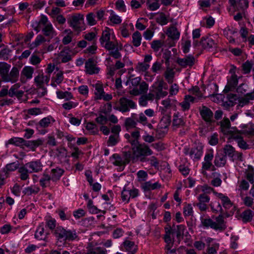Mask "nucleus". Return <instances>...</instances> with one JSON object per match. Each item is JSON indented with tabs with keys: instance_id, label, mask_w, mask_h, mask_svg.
Here are the masks:
<instances>
[{
	"instance_id": "f257e3e1",
	"label": "nucleus",
	"mask_w": 254,
	"mask_h": 254,
	"mask_svg": "<svg viewBox=\"0 0 254 254\" xmlns=\"http://www.w3.org/2000/svg\"><path fill=\"white\" fill-rule=\"evenodd\" d=\"M53 235L58 242L63 243L73 242L78 238L76 230L67 229L62 226H57L56 229L53 231Z\"/></svg>"
},
{
	"instance_id": "f03ea898",
	"label": "nucleus",
	"mask_w": 254,
	"mask_h": 254,
	"mask_svg": "<svg viewBox=\"0 0 254 254\" xmlns=\"http://www.w3.org/2000/svg\"><path fill=\"white\" fill-rule=\"evenodd\" d=\"M212 211L214 213L220 212V214L216 217L215 220L216 222V226L218 228L217 230L220 231H224L226 229V226L225 224L224 219V211L222 208L221 204L218 201L212 202L210 204Z\"/></svg>"
},
{
	"instance_id": "7ed1b4c3",
	"label": "nucleus",
	"mask_w": 254,
	"mask_h": 254,
	"mask_svg": "<svg viewBox=\"0 0 254 254\" xmlns=\"http://www.w3.org/2000/svg\"><path fill=\"white\" fill-rule=\"evenodd\" d=\"M203 146L202 143L195 142L194 146L190 149L186 147L184 149V153L186 155H189L193 160H198L200 159L203 153Z\"/></svg>"
},
{
	"instance_id": "20e7f679",
	"label": "nucleus",
	"mask_w": 254,
	"mask_h": 254,
	"mask_svg": "<svg viewBox=\"0 0 254 254\" xmlns=\"http://www.w3.org/2000/svg\"><path fill=\"white\" fill-rule=\"evenodd\" d=\"M131 149L134 151V154L135 155L136 159L141 157H145L153 154L152 150L144 143L138 142L135 145H132Z\"/></svg>"
},
{
	"instance_id": "39448f33",
	"label": "nucleus",
	"mask_w": 254,
	"mask_h": 254,
	"mask_svg": "<svg viewBox=\"0 0 254 254\" xmlns=\"http://www.w3.org/2000/svg\"><path fill=\"white\" fill-rule=\"evenodd\" d=\"M83 21V15L80 14L73 15L67 19V22L69 26L72 27L74 31L77 32L82 31Z\"/></svg>"
},
{
	"instance_id": "423d86ee",
	"label": "nucleus",
	"mask_w": 254,
	"mask_h": 254,
	"mask_svg": "<svg viewBox=\"0 0 254 254\" xmlns=\"http://www.w3.org/2000/svg\"><path fill=\"white\" fill-rule=\"evenodd\" d=\"M120 106L114 107V109L122 113H125L129 111V108L134 109L136 107L135 103L131 100L126 97H122L119 100Z\"/></svg>"
},
{
	"instance_id": "0eeeda50",
	"label": "nucleus",
	"mask_w": 254,
	"mask_h": 254,
	"mask_svg": "<svg viewBox=\"0 0 254 254\" xmlns=\"http://www.w3.org/2000/svg\"><path fill=\"white\" fill-rule=\"evenodd\" d=\"M199 114L202 119L207 124L210 125L215 122L213 119V113L208 107L202 105L199 109Z\"/></svg>"
},
{
	"instance_id": "6e6552de",
	"label": "nucleus",
	"mask_w": 254,
	"mask_h": 254,
	"mask_svg": "<svg viewBox=\"0 0 254 254\" xmlns=\"http://www.w3.org/2000/svg\"><path fill=\"white\" fill-rule=\"evenodd\" d=\"M176 62L183 68H186L187 66L191 67L194 64L195 59L193 55H189L184 58H178Z\"/></svg>"
},
{
	"instance_id": "1a4fd4ad",
	"label": "nucleus",
	"mask_w": 254,
	"mask_h": 254,
	"mask_svg": "<svg viewBox=\"0 0 254 254\" xmlns=\"http://www.w3.org/2000/svg\"><path fill=\"white\" fill-rule=\"evenodd\" d=\"M85 72L87 74L92 75L97 74L99 71V68L96 66L95 60L93 58L88 59L85 63Z\"/></svg>"
},
{
	"instance_id": "9d476101",
	"label": "nucleus",
	"mask_w": 254,
	"mask_h": 254,
	"mask_svg": "<svg viewBox=\"0 0 254 254\" xmlns=\"http://www.w3.org/2000/svg\"><path fill=\"white\" fill-rule=\"evenodd\" d=\"M200 44L205 50H209L216 45V43L212 37L207 35L202 37L200 41Z\"/></svg>"
},
{
	"instance_id": "9b49d317",
	"label": "nucleus",
	"mask_w": 254,
	"mask_h": 254,
	"mask_svg": "<svg viewBox=\"0 0 254 254\" xmlns=\"http://www.w3.org/2000/svg\"><path fill=\"white\" fill-rule=\"evenodd\" d=\"M238 84V76H231L228 79L227 83L223 90L224 93H227L229 91L234 90Z\"/></svg>"
},
{
	"instance_id": "f8f14e48",
	"label": "nucleus",
	"mask_w": 254,
	"mask_h": 254,
	"mask_svg": "<svg viewBox=\"0 0 254 254\" xmlns=\"http://www.w3.org/2000/svg\"><path fill=\"white\" fill-rule=\"evenodd\" d=\"M30 173H38L42 170L43 165L39 160L29 162L26 163Z\"/></svg>"
},
{
	"instance_id": "ddd939ff",
	"label": "nucleus",
	"mask_w": 254,
	"mask_h": 254,
	"mask_svg": "<svg viewBox=\"0 0 254 254\" xmlns=\"http://www.w3.org/2000/svg\"><path fill=\"white\" fill-rule=\"evenodd\" d=\"M213 157V150L212 149H210L206 153L204 156V162L202 163V166L203 169L205 170H209L211 169V166H212L211 161Z\"/></svg>"
},
{
	"instance_id": "4468645a",
	"label": "nucleus",
	"mask_w": 254,
	"mask_h": 254,
	"mask_svg": "<svg viewBox=\"0 0 254 254\" xmlns=\"http://www.w3.org/2000/svg\"><path fill=\"white\" fill-rule=\"evenodd\" d=\"M124 149L125 150L123 151V155L124 158L125 163L128 164L131 161H133L136 159L135 155L134 154V151L128 146L124 147Z\"/></svg>"
},
{
	"instance_id": "2eb2a0df",
	"label": "nucleus",
	"mask_w": 254,
	"mask_h": 254,
	"mask_svg": "<svg viewBox=\"0 0 254 254\" xmlns=\"http://www.w3.org/2000/svg\"><path fill=\"white\" fill-rule=\"evenodd\" d=\"M71 52L68 46L64 47L60 52L59 56L61 57V62L63 63H66L72 60Z\"/></svg>"
},
{
	"instance_id": "dca6fc26",
	"label": "nucleus",
	"mask_w": 254,
	"mask_h": 254,
	"mask_svg": "<svg viewBox=\"0 0 254 254\" xmlns=\"http://www.w3.org/2000/svg\"><path fill=\"white\" fill-rule=\"evenodd\" d=\"M123 245L126 251L127 252V254H135L137 252L138 247L133 241L125 240L123 242Z\"/></svg>"
},
{
	"instance_id": "f3484780",
	"label": "nucleus",
	"mask_w": 254,
	"mask_h": 254,
	"mask_svg": "<svg viewBox=\"0 0 254 254\" xmlns=\"http://www.w3.org/2000/svg\"><path fill=\"white\" fill-rule=\"evenodd\" d=\"M216 195L221 199L222 205L226 209H230L233 205L230 199L222 193L216 192Z\"/></svg>"
},
{
	"instance_id": "a211bd4d",
	"label": "nucleus",
	"mask_w": 254,
	"mask_h": 254,
	"mask_svg": "<svg viewBox=\"0 0 254 254\" xmlns=\"http://www.w3.org/2000/svg\"><path fill=\"white\" fill-rule=\"evenodd\" d=\"M19 76V69L18 67L14 66L12 68L8 76L5 78V81H11L15 82L17 81Z\"/></svg>"
},
{
	"instance_id": "6ab92c4d",
	"label": "nucleus",
	"mask_w": 254,
	"mask_h": 254,
	"mask_svg": "<svg viewBox=\"0 0 254 254\" xmlns=\"http://www.w3.org/2000/svg\"><path fill=\"white\" fill-rule=\"evenodd\" d=\"M55 122V120L51 116L45 117L41 119L37 124H36V127L37 130L41 128H46L49 126L51 124V121Z\"/></svg>"
},
{
	"instance_id": "aec40b11",
	"label": "nucleus",
	"mask_w": 254,
	"mask_h": 254,
	"mask_svg": "<svg viewBox=\"0 0 254 254\" xmlns=\"http://www.w3.org/2000/svg\"><path fill=\"white\" fill-rule=\"evenodd\" d=\"M254 216V212L250 209L245 210L240 215L242 221L244 223L251 222Z\"/></svg>"
},
{
	"instance_id": "412c9836",
	"label": "nucleus",
	"mask_w": 254,
	"mask_h": 254,
	"mask_svg": "<svg viewBox=\"0 0 254 254\" xmlns=\"http://www.w3.org/2000/svg\"><path fill=\"white\" fill-rule=\"evenodd\" d=\"M227 162L226 157L224 154L217 153L215 156L214 161L215 165L217 167H224Z\"/></svg>"
},
{
	"instance_id": "4be33fe9",
	"label": "nucleus",
	"mask_w": 254,
	"mask_h": 254,
	"mask_svg": "<svg viewBox=\"0 0 254 254\" xmlns=\"http://www.w3.org/2000/svg\"><path fill=\"white\" fill-rule=\"evenodd\" d=\"M64 171L63 169L57 167L56 168L52 169L51 170L52 173V180L53 182H56L59 180L61 177L63 175Z\"/></svg>"
},
{
	"instance_id": "5701e85b",
	"label": "nucleus",
	"mask_w": 254,
	"mask_h": 254,
	"mask_svg": "<svg viewBox=\"0 0 254 254\" xmlns=\"http://www.w3.org/2000/svg\"><path fill=\"white\" fill-rule=\"evenodd\" d=\"M224 155L228 156L232 161H234V156L236 152L235 149L230 144H226L224 146Z\"/></svg>"
},
{
	"instance_id": "b1692460",
	"label": "nucleus",
	"mask_w": 254,
	"mask_h": 254,
	"mask_svg": "<svg viewBox=\"0 0 254 254\" xmlns=\"http://www.w3.org/2000/svg\"><path fill=\"white\" fill-rule=\"evenodd\" d=\"M163 238L165 242L167 244L165 249L168 251L170 250L174 244L175 240L174 238H171V232L169 230H166V234L164 235Z\"/></svg>"
},
{
	"instance_id": "393cba45",
	"label": "nucleus",
	"mask_w": 254,
	"mask_h": 254,
	"mask_svg": "<svg viewBox=\"0 0 254 254\" xmlns=\"http://www.w3.org/2000/svg\"><path fill=\"white\" fill-rule=\"evenodd\" d=\"M161 186V185L158 182L152 184L150 181L144 183L141 186L142 189L145 191L160 189Z\"/></svg>"
},
{
	"instance_id": "a878e982",
	"label": "nucleus",
	"mask_w": 254,
	"mask_h": 254,
	"mask_svg": "<svg viewBox=\"0 0 254 254\" xmlns=\"http://www.w3.org/2000/svg\"><path fill=\"white\" fill-rule=\"evenodd\" d=\"M18 172L20 174V178L22 181H25L29 179L30 172L26 164L18 168Z\"/></svg>"
},
{
	"instance_id": "bb28decb",
	"label": "nucleus",
	"mask_w": 254,
	"mask_h": 254,
	"mask_svg": "<svg viewBox=\"0 0 254 254\" xmlns=\"http://www.w3.org/2000/svg\"><path fill=\"white\" fill-rule=\"evenodd\" d=\"M42 30L43 34L45 36L49 37L51 38L53 37L56 33L52 24L50 23L46 25Z\"/></svg>"
},
{
	"instance_id": "cd10ccee",
	"label": "nucleus",
	"mask_w": 254,
	"mask_h": 254,
	"mask_svg": "<svg viewBox=\"0 0 254 254\" xmlns=\"http://www.w3.org/2000/svg\"><path fill=\"white\" fill-rule=\"evenodd\" d=\"M51 180H52L51 176L44 173L39 180V183L42 188H46L50 185Z\"/></svg>"
},
{
	"instance_id": "c85d7f7f",
	"label": "nucleus",
	"mask_w": 254,
	"mask_h": 254,
	"mask_svg": "<svg viewBox=\"0 0 254 254\" xmlns=\"http://www.w3.org/2000/svg\"><path fill=\"white\" fill-rule=\"evenodd\" d=\"M186 226L184 225H178L176 226V234L178 244H180L184 236V231Z\"/></svg>"
},
{
	"instance_id": "c756f323",
	"label": "nucleus",
	"mask_w": 254,
	"mask_h": 254,
	"mask_svg": "<svg viewBox=\"0 0 254 254\" xmlns=\"http://www.w3.org/2000/svg\"><path fill=\"white\" fill-rule=\"evenodd\" d=\"M46 227H48L50 230L55 231L56 229L57 222L55 218L50 216L45 217Z\"/></svg>"
},
{
	"instance_id": "7c9ffc66",
	"label": "nucleus",
	"mask_w": 254,
	"mask_h": 254,
	"mask_svg": "<svg viewBox=\"0 0 254 254\" xmlns=\"http://www.w3.org/2000/svg\"><path fill=\"white\" fill-rule=\"evenodd\" d=\"M201 223L202 225L206 228H211L215 230H217V228H218L216 226V222L213 221L210 218H202Z\"/></svg>"
},
{
	"instance_id": "2f4dec72",
	"label": "nucleus",
	"mask_w": 254,
	"mask_h": 254,
	"mask_svg": "<svg viewBox=\"0 0 254 254\" xmlns=\"http://www.w3.org/2000/svg\"><path fill=\"white\" fill-rule=\"evenodd\" d=\"M167 35L169 37L173 40H177L179 39L180 32L176 27H171L168 30Z\"/></svg>"
},
{
	"instance_id": "473e14b6",
	"label": "nucleus",
	"mask_w": 254,
	"mask_h": 254,
	"mask_svg": "<svg viewBox=\"0 0 254 254\" xmlns=\"http://www.w3.org/2000/svg\"><path fill=\"white\" fill-rule=\"evenodd\" d=\"M94 87L95 88L96 92H95V94L97 96V98L98 99H102L101 96L105 94L103 84L98 81V82L94 85Z\"/></svg>"
},
{
	"instance_id": "72a5a7b5",
	"label": "nucleus",
	"mask_w": 254,
	"mask_h": 254,
	"mask_svg": "<svg viewBox=\"0 0 254 254\" xmlns=\"http://www.w3.org/2000/svg\"><path fill=\"white\" fill-rule=\"evenodd\" d=\"M231 127L230 121L228 118H224L221 122H220V128L222 132L225 134V133L230 130Z\"/></svg>"
},
{
	"instance_id": "f704fd0d",
	"label": "nucleus",
	"mask_w": 254,
	"mask_h": 254,
	"mask_svg": "<svg viewBox=\"0 0 254 254\" xmlns=\"http://www.w3.org/2000/svg\"><path fill=\"white\" fill-rule=\"evenodd\" d=\"M175 72L173 69L171 67L166 68V70L164 73V76L169 84L172 83Z\"/></svg>"
},
{
	"instance_id": "c9c22d12",
	"label": "nucleus",
	"mask_w": 254,
	"mask_h": 254,
	"mask_svg": "<svg viewBox=\"0 0 254 254\" xmlns=\"http://www.w3.org/2000/svg\"><path fill=\"white\" fill-rule=\"evenodd\" d=\"M132 38L133 45L135 47L139 46L141 44V41L142 39L141 33L138 31H136L133 33Z\"/></svg>"
},
{
	"instance_id": "e433bc0d",
	"label": "nucleus",
	"mask_w": 254,
	"mask_h": 254,
	"mask_svg": "<svg viewBox=\"0 0 254 254\" xmlns=\"http://www.w3.org/2000/svg\"><path fill=\"white\" fill-rule=\"evenodd\" d=\"M246 178L251 184L254 182V169L251 165L248 166V169L245 172Z\"/></svg>"
},
{
	"instance_id": "4c0bfd02",
	"label": "nucleus",
	"mask_w": 254,
	"mask_h": 254,
	"mask_svg": "<svg viewBox=\"0 0 254 254\" xmlns=\"http://www.w3.org/2000/svg\"><path fill=\"white\" fill-rule=\"evenodd\" d=\"M24 139L23 138L14 137L8 140V143L23 148Z\"/></svg>"
},
{
	"instance_id": "58836bf2",
	"label": "nucleus",
	"mask_w": 254,
	"mask_h": 254,
	"mask_svg": "<svg viewBox=\"0 0 254 254\" xmlns=\"http://www.w3.org/2000/svg\"><path fill=\"white\" fill-rule=\"evenodd\" d=\"M233 129H234V130H231L230 131H228L225 133V134L230 135L232 138L235 139H241L243 138V137L240 135V134H242L240 133L242 132V130H238L236 127L233 128Z\"/></svg>"
},
{
	"instance_id": "ea45409f",
	"label": "nucleus",
	"mask_w": 254,
	"mask_h": 254,
	"mask_svg": "<svg viewBox=\"0 0 254 254\" xmlns=\"http://www.w3.org/2000/svg\"><path fill=\"white\" fill-rule=\"evenodd\" d=\"M106 29L103 31L102 36L99 39L101 45L103 46L104 43L110 40L111 34L109 32V29L108 27L106 28Z\"/></svg>"
},
{
	"instance_id": "a19ab883",
	"label": "nucleus",
	"mask_w": 254,
	"mask_h": 254,
	"mask_svg": "<svg viewBox=\"0 0 254 254\" xmlns=\"http://www.w3.org/2000/svg\"><path fill=\"white\" fill-rule=\"evenodd\" d=\"M34 72V68L31 66H26L23 68L21 73L22 76H24L27 79H30L32 77Z\"/></svg>"
},
{
	"instance_id": "79ce46f5",
	"label": "nucleus",
	"mask_w": 254,
	"mask_h": 254,
	"mask_svg": "<svg viewBox=\"0 0 254 254\" xmlns=\"http://www.w3.org/2000/svg\"><path fill=\"white\" fill-rule=\"evenodd\" d=\"M35 238L39 240L44 239V228L43 223L38 227L35 233Z\"/></svg>"
},
{
	"instance_id": "37998d69",
	"label": "nucleus",
	"mask_w": 254,
	"mask_h": 254,
	"mask_svg": "<svg viewBox=\"0 0 254 254\" xmlns=\"http://www.w3.org/2000/svg\"><path fill=\"white\" fill-rule=\"evenodd\" d=\"M185 122L183 119L179 118L178 114H175L173 116V125L178 128L185 125Z\"/></svg>"
},
{
	"instance_id": "c03bdc74",
	"label": "nucleus",
	"mask_w": 254,
	"mask_h": 254,
	"mask_svg": "<svg viewBox=\"0 0 254 254\" xmlns=\"http://www.w3.org/2000/svg\"><path fill=\"white\" fill-rule=\"evenodd\" d=\"M249 6L248 0H237V4L236 10L243 11L247 9Z\"/></svg>"
},
{
	"instance_id": "a18cd8bd",
	"label": "nucleus",
	"mask_w": 254,
	"mask_h": 254,
	"mask_svg": "<svg viewBox=\"0 0 254 254\" xmlns=\"http://www.w3.org/2000/svg\"><path fill=\"white\" fill-rule=\"evenodd\" d=\"M57 95L58 98H66V100H69L73 98L71 93L68 91L63 92L62 91H58L57 92Z\"/></svg>"
},
{
	"instance_id": "49530a36",
	"label": "nucleus",
	"mask_w": 254,
	"mask_h": 254,
	"mask_svg": "<svg viewBox=\"0 0 254 254\" xmlns=\"http://www.w3.org/2000/svg\"><path fill=\"white\" fill-rule=\"evenodd\" d=\"M104 47L106 50L108 51H113L114 50H116L117 48H119V44L117 41L116 42H114L113 41H111L109 40L105 43L104 46H102Z\"/></svg>"
},
{
	"instance_id": "de8ad7c7",
	"label": "nucleus",
	"mask_w": 254,
	"mask_h": 254,
	"mask_svg": "<svg viewBox=\"0 0 254 254\" xmlns=\"http://www.w3.org/2000/svg\"><path fill=\"white\" fill-rule=\"evenodd\" d=\"M158 0H147L146 4L148 5V8L152 11L158 9L160 7Z\"/></svg>"
},
{
	"instance_id": "09e8293b",
	"label": "nucleus",
	"mask_w": 254,
	"mask_h": 254,
	"mask_svg": "<svg viewBox=\"0 0 254 254\" xmlns=\"http://www.w3.org/2000/svg\"><path fill=\"white\" fill-rule=\"evenodd\" d=\"M253 67V63L251 61L247 60L242 64V67L244 74H249Z\"/></svg>"
},
{
	"instance_id": "8fccbe9b",
	"label": "nucleus",
	"mask_w": 254,
	"mask_h": 254,
	"mask_svg": "<svg viewBox=\"0 0 254 254\" xmlns=\"http://www.w3.org/2000/svg\"><path fill=\"white\" fill-rule=\"evenodd\" d=\"M243 201L244 204L246 206L251 207L252 209L254 210V201L253 197L247 196L243 198Z\"/></svg>"
},
{
	"instance_id": "3c124183",
	"label": "nucleus",
	"mask_w": 254,
	"mask_h": 254,
	"mask_svg": "<svg viewBox=\"0 0 254 254\" xmlns=\"http://www.w3.org/2000/svg\"><path fill=\"white\" fill-rule=\"evenodd\" d=\"M156 21L162 26L167 24L168 22V20L164 12L159 13V16L156 18Z\"/></svg>"
},
{
	"instance_id": "603ef678",
	"label": "nucleus",
	"mask_w": 254,
	"mask_h": 254,
	"mask_svg": "<svg viewBox=\"0 0 254 254\" xmlns=\"http://www.w3.org/2000/svg\"><path fill=\"white\" fill-rule=\"evenodd\" d=\"M164 42L161 40H154L151 44V48L155 52H157L164 45Z\"/></svg>"
},
{
	"instance_id": "864d4df0",
	"label": "nucleus",
	"mask_w": 254,
	"mask_h": 254,
	"mask_svg": "<svg viewBox=\"0 0 254 254\" xmlns=\"http://www.w3.org/2000/svg\"><path fill=\"white\" fill-rule=\"evenodd\" d=\"M86 129L90 131L92 134H96L98 129L96 125L93 122H89L86 126Z\"/></svg>"
},
{
	"instance_id": "5fc2aeb1",
	"label": "nucleus",
	"mask_w": 254,
	"mask_h": 254,
	"mask_svg": "<svg viewBox=\"0 0 254 254\" xmlns=\"http://www.w3.org/2000/svg\"><path fill=\"white\" fill-rule=\"evenodd\" d=\"M110 12L111 16H110L109 19L111 22L115 24H120L122 22V19L120 17L116 15L114 13V11L112 10L110 11Z\"/></svg>"
},
{
	"instance_id": "6e6d98bb",
	"label": "nucleus",
	"mask_w": 254,
	"mask_h": 254,
	"mask_svg": "<svg viewBox=\"0 0 254 254\" xmlns=\"http://www.w3.org/2000/svg\"><path fill=\"white\" fill-rule=\"evenodd\" d=\"M45 41H46V39L42 35H38L34 42L31 45V49L37 47Z\"/></svg>"
},
{
	"instance_id": "4d7b16f0",
	"label": "nucleus",
	"mask_w": 254,
	"mask_h": 254,
	"mask_svg": "<svg viewBox=\"0 0 254 254\" xmlns=\"http://www.w3.org/2000/svg\"><path fill=\"white\" fill-rule=\"evenodd\" d=\"M18 167L19 163L18 162H15L6 164L4 169L5 170L6 172H12L18 169Z\"/></svg>"
},
{
	"instance_id": "13d9d810",
	"label": "nucleus",
	"mask_w": 254,
	"mask_h": 254,
	"mask_svg": "<svg viewBox=\"0 0 254 254\" xmlns=\"http://www.w3.org/2000/svg\"><path fill=\"white\" fill-rule=\"evenodd\" d=\"M12 50L7 48L2 49L0 51V58L4 60H7Z\"/></svg>"
},
{
	"instance_id": "bf43d9fd",
	"label": "nucleus",
	"mask_w": 254,
	"mask_h": 254,
	"mask_svg": "<svg viewBox=\"0 0 254 254\" xmlns=\"http://www.w3.org/2000/svg\"><path fill=\"white\" fill-rule=\"evenodd\" d=\"M130 134L131 137H132V140H131V145H135V144L139 142V139L140 137V132L138 129H137L135 131H132Z\"/></svg>"
},
{
	"instance_id": "052dcab7",
	"label": "nucleus",
	"mask_w": 254,
	"mask_h": 254,
	"mask_svg": "<svg viewBox=\"0 0 254 254\" xmlns=\"http://www.w3.org/2000/svg\"><path fill=\"white\" fill-rule=\"evenodd\" d=\"M40 191V188L39 187H35L34 189L32 187H27L25 188V190L23 191V192L27 195H31L32 193L37 194Z\"/></svg>"
},
{
	"instance_id": "680f3d73",
	"label": "nucleus",
	"mask_w": 254,
	"mask_h": 254,
	"mask_svg": "<svg viewBox=\"0 0 254 254\" xmlns=\"http://www.w3.org/2000/svg\"><path fill=\"white\" fill-rule=\"evenodd\" d=\"M108 120L106 116L100 112L99 116L95 119V121L99 124L104 125L107 123Z\"/></svg>"
},
{
	"instance_id": "e2e57ef3",
	"label": "nucleus",
	"mask_w": 254,
	"mask_h": 254,
	"mask_svg": "<svg viewBox=\"0 0 254 254\" xmlns=\"http://www.w3.org/2000/svg\"><path fill=\"white\" fill-rule=\"evenodd\" d=\"M183 213L185 216H190L193 214V210L191 204H187L183 208Z\"/></svg>"
},
{
	"instance_id": "0e129e2a",
	"label": "nucleus",
	"mask_w": 254,
	"mask_h": 254,
	"mask_svg": "<svg viewBox=\"0 0 254 254\" xmlns=\"http://www.w3.org/2000/svg\"><path fill=\"white\" fill-rule=\"evenodd\" d=\"M150 65L144 62H139L136 65V69L142 72L146 71L149 67Z\"/></svg>"
},
{
	"instance_id": "69168bd1",
	"label": "nucleus",
	"mask_w": 254,
	"mask_h": 254,
	"mask_svg": "<svg viewBox=\"0 0 254 254\" xmlns=\"http://www.w3.org/2000/svg\"><path fill=\"white\" fill-rule=\"evenodd\" d=\"M122 49V46L121 45L120 47L117 48L115 51H110L109 55L113 57L115 59H118L121 58V54L119 52L120 50Z\"/></svg>"
},
{
	"instance_id": "338daca9",
	"label": "nucleus",
	"mask_w": 254,
	"mask_h": 254,
	"mask_svg": "<svg viewBox=\"0 0 254 254\" xmlns=\"http://www.w3.org/2000/svg\"><path fill=\"white\" fill-rule=\"evenodd\" d=\"M119 137H117V135H111L109 137V139L107 141V145L108 146H115L116 145L118 142H119V140L118 139V138Z\"/></svg>"
},
{
	"instance_id": "774afa93",
	"label": "nucleus",
	"mask_w": 254,
	"mask_h": 254,
	"mask_svg": "<svg viewBox=\"0 0 254 254\" xmlns=\"http://www.w3.org/2000/svg\"><path fill=\"white\" fill-rule=\"evenodd\" d=\"M57 213H58L60 219L63 221L69 219L71 216L70 214L65 213L63 210H58Z\"/></svg>"
}]
</instances>
